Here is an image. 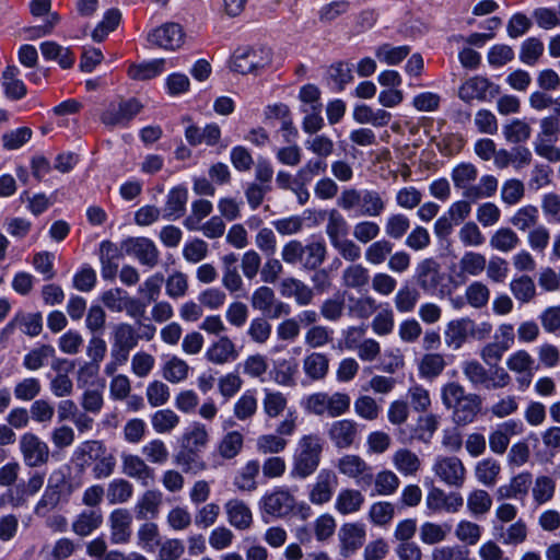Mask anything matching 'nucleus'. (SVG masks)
<instances>
[{
  "mask_svg": "<svg viewBox=\"0 0 560 560\" xmlns=\"http://www.w3.org/2000/svg\"><path fill=\"white\" fill-rule=\"evenodd\" d=\"M441 399L444 407L452 411V419L457 425L472 423L482 407L481 397L467 393L457 382H448L442 386Z\"/></svg>",
  "mask_w": 560,
  "mask_h": 560,
  "instance_id": "nucleus-1",
  "label": "nucleus"
},
{
  "mask_svg": "<svg viewBox=\"0 0 560 560\" xmlns=\"http://www.w3.org/2000/svg\"><path fill=\"white\" fill-rule=\"evenodd\" d=\"M454 187L462 191L465 199L480 200L494 196L497 192L499 180L493 175H482L478 184V168L469 162L457 164L451 173Z\"/></svg>",
  "mask_w": 560,
  "mask_h": 560,
  "instance_id": "nucleus-2",
  "label": "nucleus"
},
{
  "mask_svg": "<svg viewBox=\"0 0 560 560\" xmlns=\"http://www.w3.org/2000/svg\"><path fill=\"white\" fill-rule=\"evenodd\" d=\"M337 206L345 211H355L361 217H381L387 202L383 192L374 189L345 188L337 199Z\"/></svg>",
  "mask_w": 560,
  "mask_h": 560,
  "instance_id": "nucleus-3",
  "label": "nucleus"
},
{
  "mask_svg": "<svg viewBox=\"0 0 560 560\" xmlns=\"http://www.w3.org/2000/svg\"><path fill=\"white\" fill-rule=\"evenodd\" d=\"M327 256V247L324 241H311L303 244L299 240L287 242L281 249V259L287 265L299 266L303 270L311 271L319 268Z\"/></svg>",
  "mask_w": 560,
  "mask_h": 560,
  "instance_id": "nucleus-4",
  "label": "nucleus"
},
{
  "mask_svg": "<svg viewBox=\"0 0 560 560\" xmlns=\"http://www.w3.org/2000/svg\"><path fill=\"white\" fill-rule=\"evenodd\" d=\"M323 440L318 434H305L298 442L292 474L299 478L311 476L320 463Z\"/></svg>",
  "mask_w": 560,
  "mask_h": 560,
  "instance_id": "nucleus-5",
  "label": "nucleus"
},
{
  "mask_svg": "<svg viewBox=\"0 0 560 560\" xmlns=\"http://www.w3.org/2000/svg\"><path fill=\"white\" fill-rule=\"evenodd\" d=\"M73 491L74 486L62 470L52 471L43 495L35 505L34 513L40 517L46 516L60 502H67Z\"/></svg>",
  "mask_w": 560,
  "mask_h": 560,
  "instance_id": "nucleus-6",
  "label": "nucleus"
},
{
  "mask_svg": "<svg viewBox=\"0 0 560 560\" xmlns=\"http://www.w3.org/2000/svg\"><path fill=\"white\" fill-rule=\"evenodd\" d=\"M272 51L268 47H240L230 60L232 71L240 74H257L271 65Z\"/></svg>",
  "mask_w": 560,
  "mask_h": 560,
  "instance_id": "nucleus-7",
  "label": "nucleus"
},
{
  "mask_svg": "<svg viewBox=\"0 0 560 560\" xmlns=\"http://www.w3.org/2000/svg\"><path fill=\"white\" fill-rule=\"evenodd\" d=\"M560 136V118L549 115L540 119L539 131L533 142L535 152L549 162L560 161V148L555 143Z\"/></svg>",
  "mask_w": 560,
  "mask_h": 560,
  "instance_id": "nucleus-8",
  "label": "nucleus"
},
{
  "mask_svg": "<svg viewBox=\"0 0 560 560\" xmlns=\"http://www.w3.org/2000/svg\"><path fill=\"white\" fill-rule=\"evenodd\" d=\"M351 398L347 393L336 392L328 394L325 392L314 393L306 397L305 409L316 416L327 413L331 418L340 417L350 409Z\"/></svg>",
  "mask_w": 560,
  "mask_h": 560,
  "instance_id": "nucleus-9",
  "label": "nucleus"
},
{
  "mask_svg": "<svg viewBox=\"0 0 560 560\" xmlns=\"http://www.w3.org/2000/svg\"><path fill=\"white\" fill-rule=\"evenodd\" d=\"M462 371L474 386L481 385L487 389L503 388L508 386L511 381L509 373L503 368L497 366L488 371L476 360L464 362Z\"/></svg>",
  "mask_w": 560,
  "mask_h": 560,
  "instance_id": "nucleus-10",
  "label": "nucleus"
},
{
  "mask_svg": "<svg viewBox=\"0 0 560 560\" xmlns=\"http://www.w3.org/2000/svg\"><path fill=\"white\" fill-rule=\"evenodd\" d=\"M432 470L441 482L451 488H462L467 478V470L456 456H438Z\"/></svg>",
  "mask_w": 560,
  "mask_h": 560,
  "instance_id": "nucleus-11",
  "label": "nucleus"
},
{
  "mask_svg": "<svg viewBox=\"0 0 560 560\" xmlns=\"http://www.w3.org/2000/svg\"><path fill=\"white\" fill-rule=\"evenodd\" d=\"M19 448L27 467H40L49 460V446L35 433L26 432L22 434L19 441Z\"/></svg>",
  "mask_w": 560,
  "mask_h": 560,
  "instance_id": "nucleus-12",
  "label": "nucleus"
},
{
  "mask_svg": "<svg viewBox=\"0 0 560 560\" xmlns=\"http://www.w3.org/2000/svg\"><path fill=\"white\" fill-rule=\"evenodd\" d=\"M250 305L271 319L288 316L291 313L290 305L278 300L275 291L267 285H261L253 292Z\"/></svg>",
  "mask_w": 560,
  "mask_h": 560,
  "instance_id": "nucleus-13",
  "label": "nucleus"
},
{
  "mask_svg": "<svg viewBox=\"0 0 560 560\" xmlns=\"http://www.w3.org/2000/svg\"><path fill=\"white\" fill-rule=\"evenodd\" d=\"M336 467L341 475L354 479L361 488L370 487L373 483L372 467L359 455L341 456Z\"/></svg>",
  "mask_w": 560,
  "mask_h": 560,
  "instance_id": "nucleus-14",
  "label": "nucleus"
},
{
  "mask_svg": "<svg viewBox=\"0 0 560 560\" xmlns=\"http://www.w3.org/2000/svg\"><path fill=\"white\" fill-rule=\"evenodd\" d=\"M142 109L137 98L121 100L110 103L101 115V121L109 127L126 126Z\"/></svg>",
  "mask_w": 560,
  "mask_h": 560,
  "instance_id": "nucleus-15",
  "label": "nucleus"
},
{
  "mask_svg": "<svg viewBox=\"0 0 560 560\" xmlns=\"http://www.w3.org/2000/svg\"><path fill=\"white\" fill-rule=\"evenodd\" d=\"M261 503L265 513L275 517H284L294 510L296 501L288 488L276 487L262 497Z\"/></svg>",
  "mask_w": 560,
  "mask_h": 560,
  "instance_id": "nucleus-16",
  "label": "nucleus"
},
{
  "mask_svg": "<svg viewBox=\"0 0 560 560\" xmlns=\"http://www.w3.org/2000/svg\"><path fill=\"white\" fill-rule=\"evenodd\" d=\"M500 94V86L483 77H472L466 80L459 88L458 96L464 102L490 101Z\"/></svg>",
  "mask_w": 560,
  "mask_h": 560,
  "instance_id": "nucleus-17",
  "label": "nucleus"
},
{
  "mask_svg": "<svg viewBox=\"0 0 560 560\" xmlns=\"http://www.w3.org/2000/svg\"><path fill=\"white\" fill-rule=\"evenodd\" d=\"M413 279L423 292L434 293L444 279L441 265L434 258L422 259L416 266Z\"/></svg>",
  "mask_w": 560,
  "mask_h": 560,
  "instance_id": "nucleus-18",
  "label": "nucleus"
},
{
  "mask_svg": "<svg viewBox=\"0 0 560 560\" xmlns=\"http://www.w3.org/2000/svg\"><path fill=\"white\" fill-rule=\"evenodd\" d=\"M338 487V477L330 469H322L314 483L310 486L308 500L312 504L324 505L328 503Z\"/></svg>",
  "mask_w": 560,
  "mask_h": 560,
  "instance_id": "nucleus-19",
  "label": "nucleus"
},
{
  "mask_svg": "<svg viewBox=\"0 0 560 560\" xmlns=\"http://www.w3.org/2000/svg\"><path fill=\"white\" fill-rule=\"evenodd\" d=\"M147 39L152 46L174 50L183 44L184 32L179 24L168 22L149 32Z\"/></svg>",
  "mask_w": 560,
  "mask_h": 560,
  "instance_id": "nucleus-20",
  "label": "nucleus"
},
{
  "mask_svg": "<svg viewBox=\"0 0 560 560\" xmlns=\"http://www.w3.org/2000/svg\"><path fill=\"white\" fill-rule=\"evenodd\" d=\"M163 493L158 489L145 490L137 500L133 512L138 521H151L159 517L163 505Z\"/></svg>",
  "mask_w": 560,
  "mask_h": 560,
  "instance_id": "nucleus-21",
  "label": "nucleus"
},
{
  "mask_svg": "<svg viewBox=\"0 0 560 560\" xmlns=\"http://www.w3.org/2000/svg\"><path fill=\"white\" fill-rule=\"evenodd\" d=\"M126 252L135 256L143 266L153 268L159 262V249L155 244L147 237H131L125 243Z\"/></svg>",
  "mask_w": 560,
  "mask_h": 560,
  "instance_id": "nucleus-22",
  "label": "nucleus"
},
{
  "mask_svg": "<svg viewBox=\"0 0 560 560\" xmlns=\"http://www.w3.org/2000/svg\"><path fill=\"white\" fill-rule=\"evenodd\" d=\"M340 555L348 558L360 549L365 540L364 525L346 523L339 529Z\"/></svg>",
  "mask_w": 560,
  "mask_h": 560,
  "instance_id": "nucleus-23",
  "label": "nucleus"
},
{
  "mask_svg": "<svg viewBox=\"0 0 560 560\" xmlns=\"http://www.w3.org/2000/svg\"><path fill=\"white\" fill-rule=\"evenodd\" d=\"M327 434L337 448H349L354 444L358 438V423L351 419L334 421Z\"/></svg>",
  "mask_w": 560,
  "mask_h": 560,
  "instance_id": "nucleus-24",
  "label": "nucleus"
},
{
  "mask_svg": "<svg viewBox=\"0 0 560 560\" xmlns=\"http://www.w3.org/2000/svg\"><path fill=\"white\" fill-rule=\"evenodd\" d=\"M476 324L468 317L451 320L444 334L445 343L457 350L466 342L468 336H474Z\"/></svg>",
  "mask_w": 560,
  "mask_h": 560,
  "instance_id": "nucleus-25",
  "label": "nucleus"
},
{
  "mask_svg": "<svg viewBox=\"0 0 560 560\" xmlns=\"http://www.w3.org/2000/svg\"><path fill=\"white\" fill-rule=\"evenodd\" d=\"M113 544H127L131 537L132 516L127 509H115L108 516Z\"/></svg>",
  "mask_w": 560,
  "mask_h": 560,
  "instance_id": "nucleus-26",
  "label": "nucleus"
},
{
  "mask_svg": "<svg viewBox=\"0 0 560 560\" xmlns=\"http://www.w3.org/2000/svg\"><path fill=\"white\" fill-rule=\"evenodd\" d=\"M15 328L30 337H36L43 330V316L39 312L18 313L2 329V335H11Z\"/></svg>",
  "mask_w": 560,
  "mask_h": 560,
  "instance_id": "nucleus-27",
  "label": "nucleus"
},
{
  "mask_svg": "<svg viewBox=\"0 0 560 560\" xmlns=\"http://www.w3.org/2000/svg\"><path fill=\"white\" fill-rule=\"evenodd\" d=\"M121 471L126 476L139 480L144 487L154 481V469L138 455H122Z\"/></svg>",
  "mask_w": 560,
  "mask_h": 560,
  "instance_id": "nucleus-28",
  "label": "nucleus"
},
{
  "mask_svg": "<svg viewBox=\"0 0 560 560\" xmlns=\"http://www.w3.org/2000/svg\"><path fill=\"white\" fill-rule=\"evenodd\" d=\"M188 201V189L178 185L170 189L166 195L162 217L168 221L180 219L186 212Z\"/></svg>",
  "mask_w": 560,
  "mask_h": 560,
  "instance_id": "nucleus-29",
  "label": "nucleus"
},
{
  "mask_svg": "<svg viewBox=\"0 0 560 560\" xmlns=\"http://www.w3.org/2000/svg\"><path fill=\"white\" fill-rule=\"evenodd\" d=\"M122 254L116 244L103 241L100 245L101 275L105 280H114L117 276Z\"/></svg>",
  "mask_w": 560,
  "mask_h": 560,
  "instance_id": "nucleus-30",
  "label": "nucleus"
},
{
  "mask_svg": "<svg viewBox=\"0 0 560 560\" xmlns=\"http://www.w3.org/2000/svg\"><path fill=\"white\" fill-rule=\"evenodd\" d=\"M238 352L235 343L228 337L221 336L207 349L205 358L217 365H223L225 363L236 360Z\"/></svg>",
  "mask_w": 560,
  "mask_h": 560,
  "instance_id": "nucleus-31",
  "label": "nucleus"
},
{
  "mask_svg": "<svg viewBox=\"0 0 560 560\" xmlns=\"http://www.w3.org/2000/svg\"><path fill=\"white\" fill-rule=\"evenodd\" d=\"M330 360L322 352L307 353L302 360V369L311 382L324 381L329 373Z\"/></svg>",
  "mask_w": 560,
  "mask_h": 560,
  "instance_id": "nucleus-32",
  "label": "nucleus"
},
{
  "mask_svg": "<svg viewBox=\"0 0 560 560\" xmlns=\"http://www.w3.org/2000/svg\"><path fill=\"white\" fill-rule=\"evenodd\" d=\"M228 521L238 530L248 529L253 524V514L249 506L240 499H231L224 504Z\"/></svg>",
  "mask_w": 560,
  "mask_h": 560,
  "instance_id": "nucleus-33",
  "label": "nucleus"
},
{
  "mask_svg": "<svg viewBox=\"0 0 560 560\" xmlns=\"http://www.w3.org/2000/svg\"><path fill=\"white\" fill-rule=\"evenodd\" d=\"M19 75L20 70L16 66H8L2 72L1 85L9 100L19 101L27 94L26 85Z\"/></svg>",
  "mask_w": 560,
  "mask_h": 560,
  "instance_id": "nucleus-34",
  "label": "nucleus"
},
{
  "mask_svg": "<svg viewBox=\"0 0 560 560\" xmlns=\"http://www.w3.org/2000/svg\"><path fill=\"white\" fill-rule=\"evenodd\" d=\"M103 523V512L101 509H86L81 511L72 523V530L81 537L89 536L96 530Z\"/></svg>",
  "mask_w": 560,
  "mask_h": 560,
  "instance_id": "nucleus-35",
  "label": "nucleus"
},
{
  "mask_svg": "<svg viewBox=\"0 0 560 560\" xmlns=\"http://www.w3.org/2000/svg\"><path fill=\"white\" fill-rule=\"evenodd\" d=\"M209 443L207 427L198 421L190 423L182 435L180 446L201 453Z\"/></svg>",
  "mask_w": 560,
  "mask_h": 560,
  "instance_id": "nucleus-36",
  "label": "nucleus"
},
{
  "mask_svg": "<svg viewBox=\"0 0 560 560\" xmlns=\"http://www.w3.org/2000/svg\"><path fill=\"white\" fill-rule=\"evenodd\" d=\"M533 483V478L529 472H521L513 477L508 485L499 487L497 491L498 500L504 499H523Z\"/></svg>",
  "mask_w": 560,
  "mask_h": 560,
  "instance_id": "nucleus-37",
  "label": "nucleus"
},
{
  "mask_svg": "<svg viewBox=\"0 0 560 560\" xmlns=\"http://www.w3.org/2000/svg\"><path fill=\"white\" fill-rule=\"evenodd\" d=\"M40 51L46 60L57 61L62 69L71 68L75 60L70 48L62 47L52 40L43 42L40 44Z\"/></svg>",
  "mask_w": 560,
  "mask_h": 560,
  "instance_id": "nucleus-38",
  "label": "nucleus"
},
{
  "mask_svg": "<svg viewBox=\"0 0 560 560\" xmlns=\"http://www.w3.org/2000/svg\"><path fill=\"white\" fill-rule=\"evenodd\" d=\"M237 255L234 253L222 257L223 277L222 284L231 293L238 292L243 288V279L237 270Z\"/></svg>",
  "mask_w": 560,
  "mask_h": 560,
  "instance_id": "nucleus-39",
  "label": "nucleus"
},
{
  "mask_svg": "<svg viewBox=\"0 0 560 560\" xmlns=\"http://www.w3.org/2000/svg\"><path fill=\"white\" fill-rule=\"evenodd\" d=\"M364 503V495L357 489H341L336 497L335 509L342 515L360 511Z\"/></svg>",
  "mask_w": 560,
  "mask_h": 560,
  "instance_id": "nucleus-40",
  "label": "nucleus"
},
{
  "mask_svg": "<svg viewBox=\"0 0 560 560\" xmlns=\"http://www.w3.org/2000/svg\"><path fill=\"white\" fill-rule=\"evenodd\" d=\"M174 463L186 474L196 475L207 468V464L200 456L199 452L182 446L179 451L174 455Z\"/></svg>",
  "mask_w": 560,
  "mask_h": 560,
  "instance_id": "nucleus-41",
  "label": "nucleus"
},
{
  "mask_svg": "<svg viewBox=\"0 0 560 560\" xmlns=\"http://www.w3.org/2000/svg\"><path fill=\"white\" fill-rule=\"evenodd\" d=\"M107 351V346L104 339L101 337H93L89 341L86 354L91 359V362L85 363L79 371V374L88 373L94 375L97 373L100 363L103 361Z\"/></svg>",
  "mask_w": 560,
  "mask_h": 560,
  "instance_id": "nucleus-42",
  "label": "nucleus"
},
{
  "mask_svg": "<svg viewBox=\"0 0 560 560\" xmlns=\"http://www.w3.org/2000/svg\"><path fill=\"white\" fill-rule=\"evenodd\" d=\"M369 281V269L361 264L349 265L341 275V284L348 289L361 290L368 285Z\"/></svg>",
  "mask_w": 560,
  "mask_h": 560,
  "instance_id": "nucleus-43",
  "label": "nucleus"
},
{
  "mask_svg": "<svg viewBox=\"0 0 560 560\" xmlns=\"http://www.w3.org/2000/svg\"><path fill=\"white\" fill-rule=\"evenodd\" d=\"M420 300V292L417 288L402 284L394 296V305L398 313L407 314L416 310Z\"/></svg>",
  "mask_w": 560,
  "mask_h": 560,
  "instance_id": "nucleus-44",
  "label": "nucleus"
},
{
  "mask_svg": "<svg viewBox=\"0 0 560 560\" xmlns=\"http://www.w3.org/2000/svg\"><path fill=\"white\" fill-rule=\"evenodd\" d=\"M393 464L404 476H415L421 467L418 455L407 448H400L394 453Z\"/></svg>",
  "mask_w": 560,
  "mask_h": 560,
  "instance_id": "nucleus-45",
  "label": "nucleus"
},
{
  "mask_svg": "<svg viewBox=\"0 0 560 560\" xmlns=\"http://www.w3.org/2000/svg\"><path fill=\"white\" fill-rule=\"evenodd\" d=\"M260 470V464L257 459L248 460L235 476L233 485L241 491L252 492L256 490V478Z\"/></svg>",
  "mask_w": 560,
  "mask_h": 560,
  "instance_id": "nucleus-46",
  "label": "nucleus"
},
{
  "mask_svg": "<svg viewBox=\"0 0 560 560\" xmlns=\"http://www.w3.org/2000/svg\"><path fill=\"white\" fill-rule=\"evenodd\" d=\"M133 495V486L124 478L113 479L106 489V499L109 504H124Z\"/></svg>",
  "mask_w": 560,
  "mask_h": 560,
  "instance_id": "nucleus-47",
  "label": "nucleus"
},
{
  "mask_svg": "<svg viewBox=\"0 0 560 560\" xmlns=\"http://www.w3.org/2000/svg\"><path fill=\"white\" fill-rule=\"evenodd\" d=\"M56 353L51 345H40L33 348L23 358V366L28 371H37L45 366L50 358Z\"/></svg>",
  "mask_w": 560,
  "mask_h": 560,
  "instance_id": "nucleus-48",
  "label": "nucleus"
},
{
  "mask_svg": "<svg viewBox=\"0 0 560 560\" xmlns=\"http://www.w3.org/2000/svg\"><path fill=\"white\" fill-rule=\"evenodd\" d=\"M326 234L330 244L347 237L349 225L345 217L336 209H331L327 214Z\"/></svg>",
  "mask_w": 560,
  "mask_h": 560,
  "instance_id": "nucleus-49",
  "label": "nucleus"
},
{
  "mask_svg": "<svg viewBox=\"0 0 560 560\" xmlns=\"http://www.w3.org/2000/svg\"><path fill=\"white\" fill-rule=\"evenodd\" d=\"M213 205L207 199H197L191 202L190 214L184 220V226L188 231H197L201 225V221L210 215Z\"/></svg>",
  "mask_w": 560,
  "mask_h": 560,
  "instance_id": "nucleus-50",
  "label": "nucleus"
},
{
  "mask_svg": "<svg viewBox=\"0 0 560 560\" xmlns=\"http://www.w3.org/2000/svg\"><path fill=\"white\" fill-rule=\"evenodd\" d=\"M164 59H153L138 65L133 63L128 68V75L132 80H150L160 75L164 71Z\"/></svg>",
  "mask_w": 560,
  "mask_h": 560,
  "instance_id": "nucleus-51",
  "label": "nucleus"
},
{
  "mask_svg": "<svg viewBox=\"0 0 560 560\" xmlns=\"http://www.w3.org/2000/svg\"><path fill=\"white\" fill-rule=\"evenodd\" d=\"M258 401L255 390H245L233 408L234 417L240 421L250 420L257 412Z\"/></svg>",
  "mask_w": 560,
  "mask_h": 560,
  "instance_id": "nucleus-52",
  "label": "nucleus"
},
{
  "mask_svg": "<svg viewBox=\"0 0 560 560\" xmlns=\"http://www.w3.org/2000/svg\"><path fill=\"white\" fill-rule=\"evenodd\" d=\"M510 290L514 298L522 304L529 303L536 296L535 282L526 275L514 278L510 282Z\"/></svg>",
  "mask_w": 560,
  "mask_h": 560,
  "instance_id": "nucleus-53",
  "label": "nucleus"
},
{
  "mask_svg": "<svg viewBox=\"0 0 560 560\" xmlns=\"http://www.w3.org/2000/svg\"><path fill=\"white\" fill-rule=\"evenodd\" d=\"M327 166L325 160H308L294 175V185H310L316 176L326 172Z\"/></svg>",
  "mask_w": 560,
  "mask_h": 560,
  "instance_id": "nucleus-54",
  "label": "nucleus"
},
{
  "mask_svg": "<svg viewBox=\"0 0 560 560\" xmlns=\"http://www.w3.org/2000/svg\"><path fill=\"white\" fill-rule=\"evenodd\" d=\"M452 526L447 523L436 524L425 522L420 526L419 536L422 542L427 545H435L446 539L451 533Z\"/></svg>",
  "mask_w": 560,
  "mask_h": 560,
  "instance_id": "nucleus-55",
  "label": "nucleus"
},
{
  "mask_svg": "<svg viewBox=\"0 0 560 560\" xmlns=\"http://www.w3.org/2000/svg\"><path fill=\"white\" fill-rule=\"evenodd\" d=\"M244 445V435L238 431H230L223 435L218 444V452L224 459L236 457Z\"/></svg>",
  "mask_w": 560,
  "mask_h": 560,
  "instance_id": "nucleus-56",
  "label": "nucleus"
},
{
  "mask_svg": "<svg viewBox=\"0 0 560 560\" xmlns=\"http://www.w3.org/2000/svg\"><path fill=\"white\" fill-rule=\"evenodd\" d=\"M112 345L132 350L140 339L136 329L127 323H119L113 327Z\"/></svg>",
  "mask_w": 560,
  "mask_h": 560,
  "instance_id": "nucleus-57",
  "label": "nucleus"
},
{
  "mask_svg": "<svg viewBox=\"0 0 560 560\" xmlns=\"http://www.w3.org/2000/svg\"><path fill=\"white\" fill-rule=\"evenodd\" d=\"M262 409L265 415L275 419L279 417L287 408L288 399L284 394L278 390H264Z\"/></svg>",
  "mask_w": 560,
  "mask_h": 560,
  "instance_id": "nucleus-58",
  "label": "nucleus"
},
{
  "mask_svg": "<svg viewBox=\"0 0 560 560\" xmlns=\"http://www.w3.org/2000/svg\"><path fill=\"white\" fill-rule=\"evenodd\" d=\"M520 244V237L510 228H500L490 237V246L499 252L509 253Z\"/></svg>",
  "mask_w": 560,
  "mask_h": 560,
  "instance_id": "nucleus-59",
  "label": "nucleus"
},
{
  "mask_svg": "<svg viewBox=\"0 0 560 560\" xmlns=\"http://www.w3.org/2000/svg\"><path fill=\"white\" fill-rule=\"evenodd\" d=\"M179 421V417L171 409H160L151 416V425L160 434L171 433Z\"/></svg>",
  "mask_w": 560,
  "mask_h": 560,
  "instance_id": "nucleus-60",
  "label": "nucleus"
},
{
  "mask_svg": "<svg viewBox=\"0 0 560 560\" xmlns=\"http://www.w3.org/2000/svg\"><path fill=\"white\" fill-rule=\"evenodd\" d=\"M138 545L147 550L153 551L161 542L158 524L145 521L137 532Z\"/></svg>",
  "mask_w": 560,
  "mask_h": 560,
  "instance_id": "nucleus-61",
  "label": "nucleus"
},
{
  "mask_svg": "<svg viewBox=\"0 0 560 560\" xmlns=\"http://www.w3.org/2000/svg\"><path fill=\"white\" fill-rule=\"evenodd\" d=\"M106 446L101 441H86L83 442L75 451V455L80 460L81 466H90L95 463L105 452Z\"/></svg>",
  "mask_w": 560,
  "mask_h": 560,
  "instance_id": "nucleus-62",
  "label": "nucleus"
},
{
  "mask_svg": "<svg viewBox=\"0 0 560 560\" xmlns=\"http://www.w3.org/2000/svg\"><path fill=\"white\" fill-rule=\"evenodd\" d=\"M532 128L523 119H513L503 127V136L510 143H522L530 138Z\"/></svg>",
  "mask_w": 560,
  "mask_h": 560,
  "instance_id": "nucleus-63",
  "label": "nucleus"
},
{
  "mask_svg": "<svg viewBox=\"0 0 560 560\" xmlns=\"http://www.w3.org/2000/svg\"><path fill=\"white\" fill-rule=\"evenodd\" d=\"M394 244L388 240H378L370 244L365 252V260L371 265H381L392 254Z\"/></svg>",
  "mask_w": 560,
  "mask_h": 560,
  "instance_id": "nucleus-64",
  "label": "nucleus"
}]
</instances>
